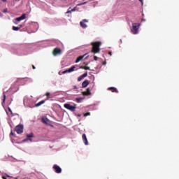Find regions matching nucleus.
<instances>
[{"instance_id":"8","label":"nucleus","mask_w":179,"mask_h":179,"mask_svg":"<svg viewBox=\"0 0 179 179\" xmlns=\"http://www.w3.org/2000/svg\"><path fill=\"white\" fill-rule=\"evenodd\" d=\"M34 134H33V132H31V134H27V138L26 139H24V142H26L27 141H31V142L32 141V139L31 138H34Z\"/></svg>"},{"instance_id":"13","label":"nucleus","mask_w":179,"mask_h":179,"mask_svg":"<svg viewBox=\"0 0 179 179\" xmlns=\"http://www.w3.org/2000/svg\"><path fill=\"white\" fill-rule=\"evenodd\" d=\"M87 75H88L87 73H85L82 76H80V77H78V81H82V80H83V78H85V77H87Z\"/></svg>"},{"instance_id":"14","label":"nucleus","mask_w":179,"mask_h":179,"mask_svg":"<svg viewBox=\"0 0 179 179\" xmlns=\"http://www.w3.org/2000/svg\"><path fill=\"white\" fill-rule=\"evenodd\" d=\"M89 84H90V81L88 80H85V81H83L82 84V87L83 88H85L86 87H87V85H89Z\"/></svg>"},{"instance_id":"27","label":"nucleus","mask_w":179,"mask_h":179,"mask_svg":"<svg viewBox=\"0 0 179 179\" xmlns=\"http://www.w3.org/2000/svg\"><path fill=\"white\" fill-rule=\"evenodd\" d=\"M94 60H95V61H97V60H98L97 56H94Z\"/></svg>"},{"instance_id":"11","label":"nucleus","mask_w":179,"mask_h":179,"mask_svg":"<svg viewBox=\"0 0 179 179\" xmlns=\"http://www.w3.org/2000/svg\"><path fill=\"white\" fill-rule=\"evenodd\" d=\"M87 55V53H85V55H83V56H79V57L76 59V63H79V62H81L82 60H83L84 57H85Z\"/></svg>"},{"instance_id":"16","label":"nucleus","mask_w":179,"mask_h":179,"mask_svg":"<svg viewBox=\"0 0 179 179\" xmlns=\"http://www.w3.org/2000/svg\"><path fill=\"white\" fill-rule=\"evenodd\" d=\"M41 121L43 124H45L46 125H48V122H50V120H48V118H42Z\"/></svg>"},{"instance_id":"2","label":"nucleus","mask_w":179,"mask_h":179,"mask_svg":"<svg viewBox=\"0 0 179 179\" xmlns=\"http://www.w3.org/2000/svg\"><path fill=\"white\" fill-rule=\"evenodd\" d=\"M141 25V23H133L131 29V33H133V34H138Z\"/></svg>"},{"instance_id":"4","label":"nucleus","mask_w":179,"mask_h":179,"mask_svg":"<svg viewBox=\"0 0 179 179\" xmlns=\"http://www.w3.org/2000/svg\"><path fill=\"white\" fill-rule=\"evenodd\" d=\"M64 108L69 109V111H76V106L71 105V103H64Z\"/></svg>"},{"instance_id":"15","label":"nucleus","mask_w":179,"mask_h":179,"mask_svg":"<svg viewBox=\"0 0 179 179\" xmlns=\"http://www.w3.org/2000/svg\"><path fill=\"white\" fill-rule=\"evenodd\" d=\"M83 95H90L91 94V91H90V88H87L86 91H83Z\"/></svg>"},{"instance_id":"24","label":"nucleus","mask_w":179,"mask_h":179,"mask_svg":"<svg viewBox=\"0 0 179 179\" xmlns=\"http://www.w3.org/2000/svg\"><path fill=\"white\" fill-rule=\"evenodd\" d=\"M3 102H5V100L6 99V95L5 93L3 94Z\"/></svg>"},{"instance_id":"7","label":"nucleus","mask_w":179,"mask_h":179,"mask_svg":"<svg viewBox=\"0 0 179 179\" xmlns=\"http://www.w3.org/2000/svg\"><path fill=\"white\" fill-rule=\"evenodd\" d=\"M88 22V20H87V19H83L81 22H80V25L81 26V27H83L84 29H85L86 27H87L86 23Z\"/></svg>"},{"instance_id":"36","label":"nucleus","mask_w":179,"mask_h":179,"mask_svg":"<svg viewBox=\"0 0 179 179\" xmlns=\"http://www.w3.org/2000/svg\"><path fill=\"white\" fill-rule=\"evenodd\" d=\"M4 12H6V10H5Z\"/></svg>"},{"instance_id":"6","label":"nucleus","mask_w":179,"mask_h":179,"mask_svg":"<svg viewBox=\"0 0 179 179\" xmlns=\"http://www.w3.org/2000/svg\"><path fill=\"white\" fill-rule=\"evenodd\" d=\"M53 169L55 170L56 173H62V169L58 164H54Z\"/></svg>"},{"instance_id":"20","label":"nucleus","mask_w":179,"mask_h":179,"mask_svg":"<svg viewBox=\"0 0 179 179\" xmlns=\"http://www.w3.org/2000/svg\"><path fill=\"white\" fill-rule=\"evenodd\" d=\"M83 99H84V98H82V97L76 98V101L77 102H82Z\"/></svg>"},{"instance_id":"10","label":"nucleus","mask_w":179,"mask_h":179,"mask_svg":"<svg viewBox=\"0 0 179 179\" xmlns=\"http://www.w3.org/2000/svg\"><path fill=\"white\" fill-rule=\"evenodd\" d=\"M26 16H27L26 13H23L19 17H16L15 20H17V22H20L21 20H24V19H26Z\"/></svg>"},{"instance_id":"29","label":"nucleus","mask_w":179,"mask_h":179,"mask_svg":"<svg viewBox=\"0 0 179 179\" xmlns=\"http://www.w3.org/2000/svg\"><path fill=\"white\" fill-rule=\"evenodd\" d=\"M19 27H20V29L21 28V27H23V25L22 24H19V26H18Z\"/></svg>"},{"instance_id":"21","label":"nucleus","mask_w":179,"mask_h":179,"mask_svg":"<svg viewBox=\"0 0 179 179\" xmlns=\"http://www.w3.org/2000/svg\"><path fill=\"white\" fill-rule=\"evenodd\" d=\"M20 29L19 26H13V30H20Z\"/></svg>"},{"instance_id":"22","label":"nucleus","mask_w":179,"mask_h":179,"mask_svg":"<svg viewBox=\"0 0 179 179\" xmlns=\"http://www.w3.org/2000/svg\"><path fill=\"white\" fill-rule=\"evenodd\" d=\"M81 69H84V70H90V67L87 66H85L84 67H81Z\"/></svg>"},{"instance_id":"37","label":"nucleus","mask_w":179,"mask_h":179,"mask_svg":"<svg viewBox=\"0 0 179 179\" xmlns=\"http://www.w3.org/2000/svg\"><path fill=\"white\" fill-rule=\"evenodd\" d=\"M8 177H10V176H9V175H8Z\"/></svg>"},{"instance_id":"17","label":"nucleus","mask_w":179,"mask_h":179,"mask_svg":"<svg viewBox=\"0 0 179 179\" xmlns=\"http://www.w3.org/2000/svg\"><path fill=\"white\" fill-rule=\"evenodd\" d=\"M108 90L112 91V92H118L117 88L115 87H109Z\"/></svg>"},{"instance_id":"19","label":"nucleus","mask_w":179,"mask_h":179,"mask_svg":"<svg viewBox=\"0 0 179 179\" xmlns=\"http://www.w3.org/2000/svg\"><path fill=\"white\" fill-rule=\"evenodd\" d=\"M45 99H43L42 101H40V102H38L37 103H36V106H40L43 103H45Z\"/></svg>"},{"instance_id":"34","label":"nucleus","mask_w":179,"mask_h":179,"mask_svg":"<svg viewBox=\"0 0 179 179\" xmlns=\"http://www.w3.org/2000/svg\"><path fill=\"white\" fill-rule=\"evenodd\" d=\"M2 2H6V0H2Z\"/></svg>"},{"instance_id":"25","label":"nucleus","mask_w":179,"mask_h":179,"mask_svg":"<svg viewBox=\"0 0 179 179\" xmlns=\"http://www.w3.org/2000/svg\"><path fill=\"white\" fill-rule=\"evenodd\" d=\"M87 2H83L82 3H78L77 6H81L82 5H85Z\"/></svg>"},{"instance_id":"28","label":"nucleus","mask_w":179,"mask_h":179,"mask_svg":"<svg viewBox=\"0 0 179 179\" xmlns=\"http://www.w3.org/2000/svg\"><path fill=\"white\" fill-rule=\"evenodd\" d=\"M108 55H109L110 56H112V55H113L112 52H108Z\"/></svg>"},{"instance_id":"18","label":"nucleus","mask_w":179,"mask_h":179,"mask_svg":"<svg viewBox=\"0 0 179 179\" xmlns=\"http://www.w3.org/2000/svg\"><path fill=\"white\" fill-rule=\"evenodd\" d=\"M76 7L73 8V9L71 10V8L66 12V13H72V12H76Z\"/></svg>"},{"instance_id":"23","label":"nucleus","mask_w":179,"mask_h":179,"mask_svg":"<svg viewBox=\"0 0 179 179\" xmlns=\"http://www.w3.org/2000/svg\"><path fill=\"white\" fill-rule=\"evenodd\" d=\"M88 115H90V112H86L84 113V117H88Z\"/></svg>"},{"instance_id":"5","label":"nucleus","mask_w":179,"mask_h":179,"mask_svg":"<svg viewBox=\"0 0 179 179\" xmlns=\"http://www.w3.org/2000/svg\"><path fill=\"white\" fill-rule=\"evenodd\" d=\"M53 56H57L58 55H62V50L59 48H55L52 52Z\"/></svg>"},{"instance_id":"9","label":"nucleus","mask_w":179,"mask_h":179,"mask_svg":"<svg viewBox=\"0 0 179 179\" xmlns=\"http://www.w3.org/2000/svg\"><path fill=\"white\" fill-rule=\"evenodd\" d=\"M76 69V66H72L70 69L68 70H65L63 71V74H66V73H72V71H74Z\"/></svg>"},{"instance_id":"31","label":"nucleus","mask_w":179,"mask_h":179,"mask_svg":"<svg viewBox=\"0 0 179 179\" xmlns=\"http://www.w3.org/2000/svg\"><path fill=\"white\" fill-rule=\"evenodd\" d=\"M32 69H34V70H35V69H36L35 66L33 65Z\"/></svg>"},{"instance_id":"12","label":"nucleus","mask_w":179,"mask_h":179,"mask_svg":"<svg viewBox=\"0 0 179 179\" xmlns=\"http://www.w3.org/2000/svg\"><path fill=\"white\" fill-rule=\"evenodd\" d=\"M82 138H83V141L85 145H89V142L87 141V138L85 134H83Z\"/></svg>"},{"instance_id":"26","label":"nucleus","mask_w":179,"mask_h":179,"mask_svg":"<svg viewBox=\"0 0 179 179\" xmlns=\"http://www.w3.org/2000/svg\"><path fill=\"white\" fill-rule=\"evenodd\" d=\"M50 92H46V96H48V99L50 98Z\"/></svg>"},{"instance_id":"30","label":"nucleus","mask_w":179,"mask_h":179,"mask_svg":"<svg viewBox=\"0 0 179 179\" xmlns=\"http://www.w3.org/2000/svg\"><path fill=\"white\" fill-rule=\"evenodd\" d=\"M140 2H141V3H143V0H139Z\"/></svg>"},{"instance_id":"33","label":"nucleus","mask_w":179,"mask_h":179,"mask_svg":"<svg viewBox=\"0 0 179 179\" xmlns=\"http://www.w3.org/2000/svg\"><path fill=\"white\" fill-rule=\"evenodd\" d=\"M10 135H14V134H13V131H11Z\"/></svg>"},{"instance_id":"32","label":"nucleus","mask_w":179,"mask_h":179,"mask_svg":"<svg viewBox=\"0 0 179 179\" xmlns=\"http://www.w3.org/2000/svg\"><path fill=\"white\" fill-rule=\"evenodd\" d=\"M2 178H3V179H7V178H6V176H2Z\"/></svg>"},{"instance_id":"3","label":"nucleus","mask_w":179,"mask_h":179,"mask_svg":"<svg viewBox=\"0 0 179 179\" xmlns=\"http://www.w3.org/2000/svg\"><path fill=\"white\" fill-rule=\"evenodd\" d=\"M15 130L17 132V134H23L24 125H22V124L17 125V127H15Z\"/></svg>"},{"instance_id":"1","label":"nucleus","mask_w":179,"mask_h":179,"mask_svg":"<svg viewBox=\"0 0 179 179\" xmlns=\"http://www.w3.org/2000/svg\"><path fill=\"white\" fill-rule=\"evenodd\" d=\"M101 41H92L91 45H92V49H91V52L94 53V55L96 53H100L101 49L100 47L101 45Z\"/></svg>"},{"instance_id":"35","label":"nucleus","mask_w":179,"mask_h":179,"mask_svg":"<svg viewBox=\"0 0 179 179\" xmlns=\"http://www.w3.org/2000/svg\"><path fill=\"white\" fill-rule=\"evenodd\" d=\"M8 110H9V111H11V109L10 108H8Z\"/></svg>"}]
</instances>
